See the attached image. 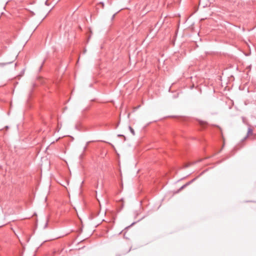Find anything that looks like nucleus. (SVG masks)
<instances>
[{"label":"nucleus","mask_w":256,"mask_h":256,"mask_svg":"<svg viewBox=\"0 0 256 256\" xmlns=\"http://www.w3.org/2000/svg\"><path fill=\"white\" fill-rule=\"evenodd\" d=\"M252 130L249 128H248V133H247V136H252Z\"/></svg>","instance_id":"f257e3e1"},{"label":"nucleus","mask_w":256,"mask_h":256,"mask_svg":"<svg viewBox=\"0 0 256 256\" xmlns=\"http://www.w3.org/2000/svg\"><path fill=\"white\" fill-rule=\"evenodd\" d=\"M129 129L132 135L134 136L135 134L134 130L131 126H129Z\"/></svg>","instance_id":"f03ea898"},{"label":"nucleus","mask_w":256,"mask_h":256,"mask_svg":"<svg viewBox=\"0 0 256 256\" xmlns=\"http://www.w3.org/2000/svg\"><path fill=\"white\" fill-rule=\"evenodd\" d=\"M196 178L192 179L190 181L186 183V185L188 186L189 184H191L192 182H194L196 180Z\"/></svg>","instance_id":"7ed1b4c3"},{"label":"nucleus","mask_w":256,"mask_h":256,"mask_svg":"<svg viewBox=\"0 0 256 256\" xmlns=\"http://www.w3.org/2000/svg\"><path fill=\"white\" fill-rule=\"evenodd\" d=\"M98 6H101L102 8H104V4L103 2H100L98 4Z\"/></svg>","instance_id":"20e7f679"},{"label":"nucleus","mask_w":256,"mask_h":256,"mask_svg":"<svg viewBox=\"0 0 256 256\" xmlns=\"http://www.w3.org/2000/svg\"><path fill=\"white\" fill-rule=\"evenodd\" d=\"M199 123L201 126H203L206 124V122L202 121H200Z\"/></svg>","instance_id":"39448f33"},{"label":"nucleus","mask_w":256,"mask_h":256,"mask_svg":"<svg viewBox=\"0 0 256 256\" xmlns=\"http://www.w3.org/2000/svg\"><path fill=\"white\" fill-rule=\"evenodd\" d=\"M186 186H188V185H186V184L184 185H183L180 189V190H182V189H184V188H186Z\"/></svg>","instance_id":"423d86ee"},{"label":"nucleus","mask_w":256,"mask_h":256,"mask_svg":"<svg viewBox=\"0 0 256 256\" xmlns=\"http://www.w3.org/2000/svg\"><path fill=\"white\" fill-rule=\"evenodd\" d=\"M5 64H4V63H0V66H3Z\"/></svg>","instance_id":"0eeeda50"}]
</instances>
